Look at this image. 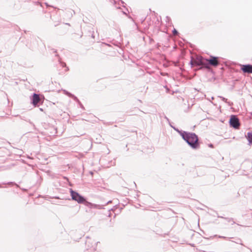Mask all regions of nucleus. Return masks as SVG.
Listing matches in <instances>:
<instances>
[{"label": "nucleus", "mask_w": 252, "mask_h": 252, "mask_svg": "<svg viewBox=\"0 0 252 252\" xmlns=\"http://www.w3.org/2000/svg\"><path fill=\"white\" fill-rule=\"evenodd\" d=\"M219 237H220V238H225V237H224V236H219Z\"/></svg>", "instance_id": "26"}, {"label": "nucleus", "mask_w": 252, "mask_h": 252, "mask_svg": "<svg viewBox=\"0 0 252 252\" xmlns=\"http://www.w3.org/2000/svg\"><path fill=\"white\" fill-rule=\"evenodd\" d=\"M208 63L209 69L210 68V66H217L219 64L218 57L210 56V59H208Z\"/></svg>", "instance_id": "7"}, {"label": "nucleus", "mask_w": 252, "mask_h": 252, "mask_svg": "<svg viewBox=\"0 0 252 252\" xmlns=\"http://www.w3.org/2000/svg\"><path fill=\"white\" fill-rule=\"evenodd\" d=\"M69 97H71L73 100L77 99V97L74 95V94H72L70 93H68V94H67Z\"/></svg>", "instance_id": "16"}, {"label": "nucleus", "mask_w": 252, "mask_h": 252, "mask_svg": "<svg viewBox=\"0 0 252 252\" xmlns=\"http://www.w3.org/2000/svg\"><path fill=\"white\" fill-rule=\"evenodd\" d=\"M229 123L230 127H232L236 129L239 128L240 124L239 123V119L236 115H231L229 119Z\"/></svg>", "instance_id": "6"}, {"label": "nucleus", "mask_w": 252, "mask_h": 252, "mask_svg": "<svg viewBox=\"0 0 252 252\" xmlns=\"http://www.w3.org/2000/svg\"><path fill=\"white\" fill-rule=\"evenodd\" d=\"M69 97H71L73 100L77 99V97L74 95V94H72L70 93H68V94H67Z\"/></svg>", "instance_id": "15"}, {"label": "nucleus", "mask_w": 252, "mask_h": 252, "mask_svg": "<svg viewBox=\"0 0 252 252\" xmlns=\"http://www.w3.org/2000/svg\"><path fill=\"white\" fill-rule=\"evenodd\" d=\"M160 74L162 76H165L166 74H167L166 73H163V72H161L160 73Z\"/></svg>", "instance_id": "22"}, {"label": "nucleus", "mask_w": 252, "mask_h": 252, "mask_svg": "<svg viewBox=\"0 0 252 252\" xmlns=\"http://www.w3.org/2000/svg\"><path fill=\"white\" fill-rule=\"evenodd\" d=\"M29 123H30V124L31 125H32L33 126L34 128H35V126H34V124H33L32 122H31L30 121H29Z\"/></svg>", "instance_id": "19"}, {"label": "nucleus", "mask_w": 252, "mask_h": 252, "mask_svg": "<svg viewBox=\"0 0 252 252\" xmlns=\"http://www.w3.org/2000/svg\"><path fill=\"white\" fill-rule=\"evenodd\" d=\"M219 97L220 98H221V99L224 101L225 103H227L228 104V106H231L233 105V103L232 102H230V101H227V99L223 97V96H219Z\"/></svg>", "instance_id": "10"}, {"label": "nucleus", "mask_w": 252, "mask_h": 252, "mask_svg": "<svg viewBox=\"0 0 252 252\" xmlns=\"http://www.w3.org/2000/svg\"><path fill=\"white\" fill-rule=\"evenodd\" d=\"M208 146H209V147H210V148H214V145H213V144H209L208 145Z\"/></svg>", "instance_id": "20"}, {"label": "nucleus", "mask_w": 252, "mask_h": 252, "mask_svg": "<svg viewBox=\"0 0 252 252\" xmlns=\"http://www.w3.org/2000/svg\"><path fill=\"white\" fill-rule=\"evenodd\" d=\"M121 2H122V3H124V1H122V0H121Z\"/></svg>", "instance_id": "33"}, {"label": "nucleus", "mask_w": 252, "mask_h": 252, "mask_svg": "<svg viewBox=\"0 0 252 252\" xmlns=\"http://www.w3.org/2000/svg\"><path fill=\"white\" fill-rule=\"evenodd\" d=\"M248 249H249L250 250V251H251V252H252V250L251 249H250V248H248Z\"/></svg>", "instance_id": "29"}, {"label": "nucleus", "mask_w": 252, "mask_h": 252, "mask_svg": "<svg viewBox=\"0 0 252 252\" xmlns=\"http://www.w3.org/2000/svg\"><path fill=\"white\" fill-rule=\"evenodd\" d=\"M172 33L174 35H177L179 34V32L175 29H174L172 31Z\"/></svg>", "instance_id": "17"}, {"label": "nucleus", "mask_w": 252, "mask_h": 252, "mask_svg": "<svg viewBox=\"0 0 252 252\" xmlns=\"http://www.w3.org/2000/svg\"><path fill=\"white\" fill-rule=\"evenodd\" d=\"M1 185H10V186L15 185L17 187H19V186L17 184H16L15 182H7V183H2L1 184H0V188H3V187H2Z\"/></svg>", "instance_id": "11"}, {"label": "nucleus", "mask_w": 252, "mask_h": 252, "mask_svg": "<svg viewBox=\"0 0 252 252\" xmlns=\"http://www.w3.org/2000/svg\"><path fill=\"white\" fill-rule=\"evenodd\" d=\"M85 242L86 251L84 252H92L96 250V244L98 242H96L89 237H86Z\"/></svg>", "instance_id": "4"}, {"label": "nucleus", "mask_w": 252, "mask_h": 252, "mask_svg": "<svg viewBox=\"0 0 252 252\" xmlns=\"http://www.w3.org/2000/svg\"><path fill=\"white\" fill-rule=\"evenodd\" d=\"M167 20H170V18L168 16L166 17Z\"/></svg>", "instance_id": "27"}, {"label": "nucleus", "mask_w": 252, "mask_h": 252, "mask_svg": "<svg viewBox=\"0 0 252 252\" xmlns=\"http://www.w3.org/2000/svg\"><path fill=\"white\" fill-rule=\"evenodd\" d=\"M251 115L252 116V112L251 113Z\"/></svg>", "instance_id": "35"}, {"label": "nucleus", "mask_w": 252, "mask_h": 252, "mask_svg": "<svg viewBox=\"0 0 252 252\" xmlns=\"http://www.w3.org/2000/svg\"><path fill=\"white\" fill-rule=\"evenodd\" d=\"M74 100L78 103L80 108H81L83 110H85V107H84L83 105L82 104V103L80 101V100L78 99L77 97V99Z\"/></svg>", "instance_id": "14"}, {"label": "nucleus", "mask_w": 252, "mask_h": 252, "mask_svg": "<svg viewBox=\"0 0 252 252\" xmlns=\"http://www.w3.org/2000/svg\"><path fill=\"white\" fill-rule=\"evenodd\" d=\"M64 92H65V94H67L68 93H69L68 92H67L66 91H64Z\"/></svg>", "instance_id": "25"}, {"label": "nucleus", "mask_w": 252, "mask_h": 252, "mask_svg": "<svg viewBox=\"0 0 252 252\" xmlns=\"http://www.w3.org/2000/svg\"><path fill=\"white\" fill-rule=\"evenodd\" d=\"M56 57H59V55L57 54H56Z\"/></svg>", "instance_id": "31"}, {"label": "nucleus", "mask_w": 252, "mask_h": 252, "mask_svg": "<svg viewBox=\"0 0 252 252\" xmlns=\"http://www.w3.org/2000/svg\"><path fill=\"white\" fill-rule=\"evenodd\" d=\"M40 111H43V109L42 108L39 109Z\"/></svg>", "instance_id": "32"}, {"label": "nucleus", "mask_w": 252, "mask_h": 252, "mask_svg": "<svg viewBox=\"0 0 252 252\" xmlns=\"http://www.w3.org/2000/svg\"><path fill=\"white\" fill-rule=\"evenodd\" d=\"M164 118L167 121L170 126L180 134L182 139L191 149L193 150L199 149L200 142L197 134L194 132L179 129L171 125L169 119L166 116H164Z\"/></svg>", "instance_id": "1"}, {"label": "nucleus", "mask_w": 252, "mask_h": 252, "mask_svg": "<svg viewBox=\"0 0 252 252\" xmlns=\"http://www.w3.org/2000/svg\"><path fill=\"white\" fill-rule=\"evenodd\" d=\"M246 138L249 142V144H252V131L248 132Z\"/></svg>", "instance_id": "9"}, {"label": "nucleus", "mask_w": 252, "mask_h": 252, "mask_svg": "<svg viewBox=\"0 0 252 252\" xmlns=\"http://www.w3.org/2000/svg\"><path fill=\"white\" fill-rule=\"evenodd\" d=\"M241 240L240 239H239V240H238V241H237V242H236V243L237 244H240V245H243V244L242 243H241Z\"/></svg>", "instance_id": "18"}, {"label": "nucleus", "mask_w": 252, "mask_h": 252, "mask_svg": "<svg viewBox=\"0 0 252 252\" xmlns=\"http://www.w3.org/2000/svg\"><path fill=\"white\" fill-rule=\"evenodd\" d=\"M221 218L224 219L227 221L229 222H231L232 224L235 223V222L234 221L233 219L231 218H223L222 217H220Z\"/></svg>", "instance_id": "13"}, {"label": "nucleus", "mask_w": 252, "mask_h": 252, "mask_svg": "<svg viewBox=\"0 0 252 252\" xmlns=\"http://www.w3.org/2000/svg\"><path fill=\"white\" fill-rule=\"evenodd\" d=\"M70 195L71 199L73 200L76 201L78 203L85 204L87 206L90 208H96L97 205L93 204L90 202L86 201V199L85 197L80 194L78 192L73 190L72 189H70Z\"/></svg>", "instance_id": "2"}, {"label": "nucleus", "mask_w": 252, "mask_h": 252, "mask_svg": "<svg viewBox=\"0 0 252 252\" xmlns=\"http://www.w3.org/2000/svg\"><path fill=\"white\" fill-rule=\"evenodd\" d=\"M53 53H56L57 51L54 49H52Z\"/></svg>", "instance_id": "24"}, {"label": "nucleus", "mask_w": 252, "mask_h": 252, "mask_svg": "<svg viewBox=\"0 0 252 252\" xmlns=\"http://www.w3.org/2000/svg\"><path fill=\"white\" fill-rule=\"evenodd\" d=\"M189 64L191 67L196 66H199V69H209L208 59L201 56H197L194 59L191 58Z\"/></svg>", "instance_id": "3"}, {"label": "nucleus", "mask_w": 252, "mask_h": 252, "mask_svg": "<svg viewBox=\"0 0 252 252\" xmlns=\"http://www.w3.org/2000/svg\"><path fill=\"white\" fill-rule=\"evenodd\" d=\"M241 69L245 73H252V65L251 64L241 65Z\"/></svg>", "instance_id": "8"}, {"label": "nucleus", "mask_w": 252, "mask_h": 252, "mask_svg": "<svg viewBox=\"0 0 252 252\" xmlns=\"http://www.w3.org/2000/svg\"><path fill=\"white\" fill-rule=\"evenodd\" d=\"M63 178H64V179H65L66 180H67V181H68V180H68V178L67 177H64Z\"/></svg>", "instance_id": "23"}, {"label": "nucleus", "mask_w": 252, "mask_h": 252, "mask_svg": "<svg viewBox=\"0 0 252 252\" xmlns=\"http://www.w3.org/2000/svg\"><path fill=\"white\" fill-rule=\"evenodd\" d=\"M31 103L35 107L38 106L43 103V100L39 94L33 93L31 96Z\"/></svg>", "instance_id": "5"}, {"label": "nucleus", "mask_w": 252, "mask_h": 252, "mask_svg": "<svg viewBox=\"0 0 252 252\" xmlns=\"http://www.w3.org/2000/svg\"><path fill=\"white\" fill-rule=\"evenodd\" d=\"M92 37L93 38H94V34H92Z\"/></svg>", "instance_id": "28"}, {"label": "nucleus", "mask_w": 252, "mask_h": 252, "mask_svg": "<svg viewBox=\"0 0 252 252\" xmlns=\"http://www.w3.org/2000/svg\"><path fill=\"white\" fill-rule=\"evenodd\" d=\"M124 14H126L125 12H123Z\"/></svg>", "instance_id": "34"}, {"label": "nucleus", "mask_w": 252, "mask_h": 252, "mask_svg": "<svg viewBox=\"0 0 252 252\" xmlns=\"http://www.w3.org/2000/svg\"><path fill=\"white\" fill-rule=\"evenodd\" d=\"M145 19H146V18H142L141 19V23H143V22L145 20Z\"/></svg>", "instance_id": "21"}, {"label": "nucleus", "mask_w": 252, "mask_h": 252, "mask_svg": "<svg viewBox=\"0 0 252 252\" xmlns=\"http://www.w3.org/2000/svg\"><path fill=\"white\" fill-rule=\"evenodd\" d=\"M55 198H57V199H59V197H57V196L55 197Z\"/></svg>", "instance_id": "30"}, {"label": "nucleus", "mask_w": 252, "mask_h": 252, "mask_svg": "<svg viewBox=\"0 0 252 252\" xmlns=\"http://www.w3.org/2000/svg\"><path fill=\"white\" fill-rule=\"evenodd\" d=\"M59 63H60L61 65L63 67H66V70H69V68L68 67L66 66V64L65 63L62 62L61 61V59L60 58H59Z\"/></svg>", "instance_id": "12"}]
</instances>
